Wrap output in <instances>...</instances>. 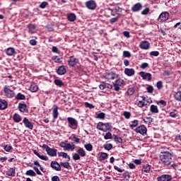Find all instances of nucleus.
Wrapping results in <instances>:
<instances>
[{
	"label": "nucleus",
	"mask_w": 181,
	"mask_h": 181,
	"mask_svg": "<svg viewBox=\"0 0 181 181\" xmlns=\"http://www.w3.org/2000/svg\"><path fill=\"white\" fill-rule=\"evenodd\" d=\"M160 160H161L163 165L169 166L172 163V153L168 151L161 152L160 154Z\"/></svg>",
	"instance_id": "obj_1"
},
{
	"label": "nucleus",
	"mask_w": 181,
	"mask_h": 181,
	"mask_svg": "<svg viewBox=\"0 0 181 181\" xmlns=\"http://www.w3.org/2000/svg\"><path fill=\"white\" fill-rule=\"evenodd\" d=\"M97 129L103 131V132H108L112 129V125L110 122H99L96 126Z\"/></svg>",
	"instance_id": "obj_2"
},
{
	"label": "nucleus",
	"mask_w": 181,
	"mask_h": 181,
	"mask_svg": "<svg viewBox=\"0 0 181 181\" xmlns=\"http://www.w3.org/2000/svg\"><path fill=\"white\" fill-rule=\"evenodd\" d=\"M86 155L87 154L86 153V150L81 147H79L77 150V153H74L72 158L74 160H80L81 158H84L86 156Z\"/></svg>",
	"instance_id": "obj_3"
},
{
	"label": "nucleus",
	"mask_w": 181,
	"mask_h": 181,
	"mask_svg": "<svg viewBox=\"0 0 181 181\" xmlns=\"http://www.w3.org/2000/svg\"><path fill=\"white\" fill-rule=\"evenodd\" d=\"M125 86V81L121 78H117L115 82H113V87L115 91H119L121 87Z\"/></svg>",
	"instance_id": "obj_4"
},
{
	"label": "nucleus",
	"mask_w": 181,
	"mask_h": 181,
	"mask_svg": "<svg viewBox=\"0 0 181 181\" xmlns=\"http://www.w3.org/2000/svg\"><path fill=\"white\" fill-rule=\"evenodd\" d=\"M69 128L71 129H77L78 128V122L74 117H67Z\"/></svg>",
	"instance_id": "obj_5"
},
{
	"label": "nucleus",
	"mask_w": 181,
	"mask_h": 181,
	"mask_svg": "<svg viewBox=\"0 0 181 181\" xmlns=\"http://www.w3.org/2000/svg\"><path fill=\"white\" fill-rule=\"evenodd\" d=\"M80 63V60L78 58H76L74 55L69 57V60L68 61V66L69 67H75Z\"/></svg>",
	"instance_id": "obj_6"
},
{
	"label": "nucleus",
	"mask_w": 181,
	"mask_h": 181,
	"mask_svg": "<svg viewBox=\"0 0 181 181\" xmlns=\"http://www.w3.org/2000/svg\"><path fill=\"white\" fill-rule=\"evenodd\" d=\"M134 131L136 132V134H141V135L145 136L146 135V132H148V129L146 127H145V125L142 124L137 127Z\"/></svg>",
	"instance_id": "obj_7"
},
{
	"label": "nucleus",
	"mask_w": 181,
	"mask_h": 181,
	"mask_svg": "<svg viewBox=\"0 0 181 181\" xmlns=\"http://www.w3.org/2000/svg\"><path fill=\"white\" fill-rule=\"evenodd\" d=\"M4 92L8 98H13L15 97V92L6 86H4Z\"/></svg>",
	"instance_id": "obj_8"
},
{
	"label": "nucleus",
	"mask_w": 181,
	"mask_h": 181,
	"mask_svg": "<svg viewBox=\"0 0 181 181\" xmlns=\"http://www.w3.org/2000/svg\"><path fill=\"white\" fill-rule=\"evenodd\" d=\"M86 6L88 9H90V11H94L95 8H97V4L94 0H90L86 2Z\"/></svg>",
	"instance_id": "obj_9"
},
{
	"label": "nucleus",
	"mask_w": 181,
	"mask_h": 181,
	"mask_svg": "<svg viewBox=\"0 0 181 181\" xmlns=\"http://www.w3.org/2000/svg\"><path fill=\"white\" fill-rule=\"evenodd\" d=\"M139 76L143 78V80H147V81H151V80H152V74H151V73L141 71L139 72Z\"/></svg>",
	"instance_id": "obj_10"
},
{
	"label": "nucleus",
	"mask_w": 181,
	"mask_h": 181,
	"mask_svg": "<svg viewBox=\"0 0 181 181\" xmlns=\"http://www.w3.org/2000/svg\"><path fill=\"white\" fill-rule=\"evenodd\" d=\"M50 166L52 169H54V170H57V172H60V170H62L60 163H59V162L56 160L52 161Z\"/></svg>",
	"instance_id": "obj_11"
},
{
	"label": "nucleus",
	"mask_w": 181,
	"mask_h": 181,
	"mask_svg": "<svg viewBox=\"0 0 181 181\" xmlns=\"http://www.w3.org/2000/svg\"><path fill=\"white\" fill-rule=\"evenodd\" d=\"M172 175L164 174L157 177V181H172Z\"/></svg>",
	"instance_id": "obj_12"
},
{
	"label": "nucleus",
	"mask_w": 181,
	"mask_h": 181,
	"mask_svg": "<svg viewBox=\"0 0 181 181\" xmlns=\"http://www.w3.org/2000/svg\"><path fill=\"white\" fill-rule=\"evenodd\" d=\"M18 108L20 112H28V105L25 102L18 103Z\"/></svg>",
	"instance_id": "obj_13"
},
{
	"label": "nucleus",
	"mask_w": 181,
	"mask_h": 181,
	"mask_svg": "<svg viewBox=\"0 0 181 181\" xmlns=\"http://www.w3.org/2000/svg\"><path fill=\"white\" fill-rule=\"evenodd\" d=\"M139 47L142 50H148L151 47V44L149 42L144 40L140 42Z\"/></svg>",
	"instance_id": "obj_14"
},
{
	"label": "nucleus",
	"mask_w": 181,
	"mask_h": 181,
	"mask_svg": "<svg viewBox=\"0 0 181 181\" xmlns=\"http://www.w3.org/2000/svg\"><path fill=\"white\" fill-rule=\"evenodd\" d=\"M52 117L54 119H57L59 117V106L54 105L52 107Z\"/></svg>",
	"instance_id": "obj_15"
},
{
	"label": "nucleus",
	"mask_w": 181,
	"mask_h": 181,
	"mask_svg": "<svg viewBox=\"0 0 181 181\" xmlns=\"http://www.w3.org/2000/svg\"><path fill=\"white\" fill-rule=\"evenodd\" d=\"M57 73L59 76H64L67 73V69H66V66L62 65L57 69Z\"/></svg>",
	"instance_id": "obj_16"
},
{
	"label": "nucleus",
	"mask_w": 181,
	"mask_h": 181,
	"mask_svg": "<svg viewBox=\"0 0 181 181\" xmlns=\"http://www.w3.org/2000/svg\"><path fill=\"white\" fill-rule=\"evenodd\" d=\"M23 123L24 124L25 128H28V129H33V123L29 121V119L24 117L23 120Z\"/></svg>",
	"instance_id": "obj_17"
},
{
	"label": "nucleus",
	"mask_w": 181,
	"mask_h": 181,
	"mask_svg": "<svg viewBox=\"0 0 181 181\" xmlns=\"http://www.w3.org/2000/svg\"><path fill=\"white\" fill-rule=\"evenodd\" d=\"M168 19H169V13L168 12L161 13L158 17V21H160V22H165Z\"/></svg>",
	"instance_id": "obj_18"
},
{
	"label": "nucleus",
	"mask_w": 181,
	"mask_h": 181,
	"mask_svg": "<svg viewBox=\"0 0 181 181\" xmlns=\"http://www.w3.org/2000/svg\"><path fill=\"white\" fill-rule=\"evenodd\" d=\"M117 76V74H115L113 71H110L108 73L105 74V78H106V80H114L115 78V77Z\"/></svg>",
	"instance_id": "obj_19"
},
{
	"label": "nucleus",
	"mask_w": 181,
	"mask_h": 181,
	"mask_svg": "<svg viewBox=\"0 0 181 181\" xmlns=\"http://www.w3.org/2000/svg\"><path fill=\"white\" fill-rule=\"evenodd\" d=\"M131 9L133 12H139V11H142V4L136 3L133 5Z\"/></svg>",
	"instance_id": "obj_20"
},
{
	"label": "nucleus",
	"mask_w": 181,
	"mask_h": 181,
	"mask_svg": "<svg viewBox=\"0 0 181 181\" xmlns=\"http://www.w3.org/2000/svg\"><path fill=\"white\" fill-rule=\"evenodd\" d=\"M16 168H11L8 169L7 171L6 172V176H11L12 177H15L16 175Z\"/></svg>",
	"instance_id": "obj_21"
},
{
	"label": "nucleus",
	"mask_w": 181,
	"mask_h": 181,
	"mask_svg": "<svg viewBox=\"0 0 181 181\" xmlns=\"http://www.w3.org/2000/svg\"><path fill=\"white\" fill-rule=\"evenodd\" d=\"M124 74H126V76H128V77H131L135 74V69L132 68H126L124 69Z\"/></svg>",
	"instance_id": "obj_22"
},
{
	"label": "nucleus",
	"mask_w": 181,
	"mask_h": 181,
	"mask_svg": "<svg viewBox=\"0 0 181 181\" xmlns=\"http://www.w3.org/2000/svg\"><path fill=\"white\" fill-rule=\"evenodd\" d=\"M28 29L29 33L31 35H33V33H36V25L35 24L30 23L27 26Z\"/></svg>",
	"instance_id": "obj_23"
},
{
	"label": "nucleus",
	"mask_w": 181,
	"mask_h": 181,
	"mask_svg": "<svg viewBox=\"0 0 181 181\" xmlns=\"http://www.w3.org/2000/svg\"><path fill=\"white\" fill-rule=\"evenodd\" d=\"M47 153L49 156H57V149L49 148Z\"/></svg>",
	"instance_id": "obj_24"
},
{
	"label": "nucleus",
	"mask_w": 181,
	"mask_h": 181,
	"mask_svg": "<svg viewBox=\"0 0 181 181\" xmlns=\"http://www.w3.org/2000/svg\"><path fill=\"white\" fill-rule=\"evenodd\" d=\"M8 108V102L4 99H0V110H6Z\"/></svg>",
	"instance_id": "obj_25"
},
{
	"label": "nucleus",
	"mask_w": 181,
	"mask_h": 181,
	"mask_svg": "<svg viewBox=\"0 0 181 181\" xmlns=\"http://www.w3.org/2000/svg\"><path fill=\"white\" fill-rule=\"evenodd\" d=\"M34 155H36L40 159H42V160H49V158L47 156H42L40 153L37 152L36 150H33Z\"/></svg>",
	"instance_id": "obj_26"
},
{
	"label": "nucleus",
	"mask_w": 181,
	"mask_h": 181,
	"mask_svg": "<svg viewBox=\"0 0 181 181\" xmlns=\"http://www.w3.org/2000/svg\"><path fill=\"white\" fill-rule=\"evenodd\" d=\"M67 19L69 21V22H74L77 19V16L75 13H71L67 14Z\"/></svg>",
	"instance_id": "obj_27"
},
{
	"label": "nucleus",
	"mask_w": 181,
	"mask_h": 181,
	"mask_svg": "<svg viewBox=\"0 0 181 181\" xmlns=\"http://www.w3.org/2000/svg\"><path fill=\"white\" fill-rule=\"evenodd\" d=\"M99 88H100V90H105V88L111 89V88H112V85H111L110 83H103L102 84H100L99 86Z\"/></svg>",
	"instance_id": "obj_28"
},
{
	"label": "nucleus",
	"mask_w": 181,
	"mask_h": 181,
	"mask_svg": "<svg viewBox=\"0 0 181 181\" xmlns=\"http://www.w3.org/2000/svg\"><path fill=\"white\" fill-rule=\"evenodd\" d=\"M151 168H152V165L149 164H145L144 165H143L141 170L145 173H149V172H151Z\"/></svg>",
	"instance_id": "obj_29"
},
{
	"label": "nucleus",
	"mask_w": 181,
	"mask_h": 181,
	"mask_svg": "<svg viewBox=\"0 0 181 181\" xmlns=\"http://www.w3.org/2000/svg\"><path fill=\"white\" fill-rule=\"evenodd\" d=\"M58 156H59V158L62 157L64 159H68L67 162H69V160H70V156H69V154H67V153L58 152Z\"/></svg>",
	"instance_id": "obj_30"
},
{
	"label": "nucleus",
	"mask_w": 181,
	"mask_h": 181,
	"mask_svg": "<svg viewBox=\"0 0 181 181\" xmlns=\"http://www.w3.org/2000/svg\"><path fill=\"white\" fill-rule=\"evenodd\" d=\"M150 111L152 114H159V109H158V106L155 105L150 106Z\"/></svg>",
	"instance_id": "obj_31"
},
{
	"label": "nucleus",
	"mask_w": 181,
	"mask_h": 181,
	"mask_svg": "<svg viewBox=\"0 0 181 181\" xmlns=\"http://www.w3.org/2000/svg\"><path fill=\"white\" fill-rule=\"evenodd\" d=\"M29 90L31 91V93H36V91L39 90V86H37V85L35 83H31Z\"/></svg>",
	"instance_id": "obj_32"
},
{
	"label": "nucleus",
	"mask_w": 181,
	"mask_h": 181,
	"mask_svg": "<svg viewBox=\"0 0 181 181\" xmlns=\"http://www.w3.org/2000/svg\"><path fill=\"white\" fill-rule=\"evenodd\" d=\"M15 53V48L13 47L7 48L6 50V54H7V56H13Z\"/></svg>",
	"instance_id": "obj_33"
},
{
	"label": "nucleus",
	"mask_w": 181,
	"mask_h": 181,
	"mask_svg": "<svg viewBox=\"0 0 181 181\" xmlns=\"http://www.w3.org/2000/svg\"><path fill=\"white\" fill-rule=\"evenodd\" d=\"M13 119L14 121V122H21V121H22V117H21V115H19V114L18 113H15L13 116Z\"/></svg>",
	"instance_id": "obj_34"
},
{
	"label": "nucleus",
	"mask_w": 181,
	"mask_h": 181,
	"mask_svg": "<svg viewBox=\"0 0 181 181\" xmlns=\"http://www.w3.org/2000/svg\"><path fill=\"white\" fill-rule=\"evenodd\" d=\"M54 83L55 86H57V87H64V83L60 79H54Z\"/></svg>",
	"instance_id": "obj_35"
},
{
	"label": "nucleus",
	"mask_w": 181,
	"mask_h": 181,
	"mask_svg": "<svg viewBox=\"0 0 181 181\" xmlns=\"http://www.w3.org/2000/svg\"><path fill=\"white\" fill-rule=\"evenodd\" d=\"M69 149H70L71 151H74V149H76V145L73 143L72 144H66V146H65L64 151H69Z\"/></svg>",
	"instance_id": "obj_36"
},
{
	"label": "nucleus",
	"mask_w": 181,
	"mask_h": 181,
	"mask_svg": "<svg viewBox=\"0 0 181 181\" xmlns=\"http://www.w3.org/2000/svg\"><path fill=\"white\" fill-rule=\"evenodd\" d=\"M139 123V121L137 119H134V121L131 122V124H129V127L131 129H134V128H136L138 127V124Z\"/></svg>",
	"instance_id": "obj_37"
},
{
	"label": "nucleus",
	"mask_w": 181,
	"mask_h": 181,
	"mask_svg": "<svg viewBox=\"0 0 181 181\" xmlns=\"http://www.w3.org/2000/svg\"><path fill=\"white\" fill-rule=\"evenodd\" d=\"M113 136L115 142H117V144H122L124 142L122 137L118 136L117 134H114Z\"/></svg>",
	"instance_id": "obj_38"
},
{
	"label": "nucleus",
	"mask_w": 181,
	"mask_h": 181,
	"mask_svg": "<svg viewBox=\"0 0 181 181\" xmlns=\"http://www.w3.org/2000/svg\"><path fill=\"white\" fill-rule=\"evenodd\" d=\"M32 37V40H30L29 41L30 45L31 46H36V45H37V41H36L37 39V37H36V36H33V37Z\"/></svg>",
	"instance_id": "obj_39"
},
{
	"label": "nucleus",
	"mask_w": 181,
	"mask_h": 181,
	"mask_svg": "<svg viewBox=\"0 0 181 181\" xmlns=\"http://www.w3.org/2000/svg\"><path fill=\"white\" fill-rule=\"evenodd\" d=\"M16 100H26V96L21 93H18L16 96Z\"/></svg>",
	"instance_id": "obj_40"
},
{
	"label": "nucleus",
	"mask_w": 181,
	"mask_h": 181,
	"mask_svg": "<svg viewBox=\"0 0 181 181\" xmlns=\"http://www.w3.org/2000/svg\"><path fill=\"white\" fill-rule=\"evenodd\" d=\"M177 114H179L177 110L173 109V111L170 112V117H171V118H176V117H177Z\"/></svg>",
	"instance_id": "obj_41"
},
{
	"label": "nucleus",
	"mask_w": 181,
	"mask_h": 181,
	"mask_svg": "<svg viewBox=\"0 0 181 181\" xmlns=\"http://www.w3.org/2000/svg\"><path fill=\"white\" fill-rule=\"evenodd\" d=\"M25 175L27 176H32L33 177H36V173H35L33 170H27Z\"/></svg>",
	"instance_id": "obj_42"
},
{
	"label": "nucleus",
	"mask_w": 181,
	"mask_h": 181,
	"mask_svg": "<svg viewBox=\"0 0 181 181\" xmlns=\"http://www.w3.org/2000/svg\"><path fill=\"white\" fill-rule=\"evenodd\" d=\"M108 158V153H100L99 156L100 160H105V159Z\"/></svg>",
	"instance_id": "obj_43"
},
{
	"label": "nucleus",
	"mask_w": 181,
	"mask_h": 181,
	"mask_svg": "<svg viewBox=\"0 0 181 181\" xmlns=\"http://www.w3.org/2000/svg\"><path fill=\"white\" fill-rule=\"evenodd\" d=\"M134 93H135V88H134V87L129 88L127 90V95H134Z\"/></svg>",
	"instance_id": "obj_44"
},
{
	"label": "nucleus",
	"mask_w": 181,
	"mask_h": 181,
	"mask_svg": "<svg viewBox=\"0 0 181 181\" xmlns=\"http://www.w3.org/2000/svg\"><path fill=\"white\" fill-rule=\"evenodd\" d=\"M103 148L105 151H111L112 149V144H105L103 145Z\"/></svg>",
	"instance_id": "obj_45"
},
{
	"label": "nucleus",
	"mask_w": 181,
	"mask_h": 181,
	"mask_svg": "<svg viewBox=\"0 0 181 181\" xmlns=\"http://www.w3.org/2000/svg\"><path fill=\"white\" fill-rule=\"evenodd\" d=\"M174 98L177 101H181V91L177 92L174 95Z\"/></svg>",
	"instance_id": "obj_46"
},
{
	"label": "nucleus",
	"mask_w": 181,
	"mask_h": 181,
	"mask_svg": "<svg viewBox=\"0 0 181 181\" xmlns=\"http://www.w3.org/2000/svg\"><path fill=\"white\" fill-rule=\"evenodd\" d=\"M85 149L88 151V152H91L93 151V144H88L84 145Z\"/></svg>",
	"instance_id": "obj_47"
},
{
	"label": "nucleus",
	"mask_w": 181,
	"mask_h": 181,
	"mask_svg": "<svg viewBox=\"0 0 181 181\" xmlns=\"http://www.w3.org/2000/svg\"><path fill=\"white\" fill-rule=\"evenodd\" d=\"M61 167L63 166V168H65V169H69L70 168V163L69 161L63 163L60 162Z\"/></svg>",
	"instance_id": "obj_48"
},
{
	"label": "nucleus",
	"mask_w": 181,
	"mask_h": 181,
	"mask_svg": "<svg viewBox=\"0 0 181 181\" xmlns=\"http://www.w3.org/2000/svg\"><path fill=\"white\" fill-rule=\"evenodd\" d=\"M62 59L63 58H57V56H53L52 57V60H53L54 62V63H62Z\"/></svg>",
	"instance_id": "obj_49"
},
{
	"label": "nucleus",
	"mask_w": 181,
	"mask_h": 181,
	"mask_svg": "<svg viewBox=\"0 0 181 181\" xmlns=\"http://www.w3.org/2000/svg\"><path fill=\"white\" fill-rule=\"evenodd\" d=\"M104 139L105 140L112 139V134H111V132H107L104 136Z\"/></svg>",
	"instance_id": "obj_50"
},
{
	"label": "nucleus",
	"mask_w": 181,
	"mask_h": 181,
	"mask_svg": "<svg viewBox=\"0 0 181 181\" xmlns=\"http://www.w3.org/2000/svg\"><path fill=\"white\" fill-rule=\"evenodd\" d=\"M156 87L158 90H162V88H163V82H162V81H158L156 83Z\"/></svg>",
	"instance_id": "obj_51"
},
{
	"label": "nucleus",
	"mask_w": 181,
	"mask_h": 181,
	"mask_svg": "<svg viewBox=\"0 0 181 181\" xmlns=\"http://www.w3.org/2000/svg\"><path fill=\"white\" fill-rule=\"evenodd\" d=\"M147 104L144 102V100H139L137 102V106L139 107L140 108H142L143 107H145Z\"/></svg>",
	"instance_id": "obj_52"
},
{
	"label": "nucleus",
	"mask_w": 181,
	"mask_h": 181,
	"mask_svg": "<svg viewBox=\"0 0 181 181\" xmlns=\"http://www.w3.org/2000/svg\"><path fill=\"white\" fill-rule=\"evenodd\" d=\"M34 165H35V166H38V168H40L41 172H45V168H43V167H42V165H40V163H39L38 160H35L34 161Z\"/></svg>",
	"instance_id": "obj_53"
},
{
	"label": "nucleus",
	"mask_w": 181,
	"mask_h": 181,
	"mask_svg": "<svg viewBox=\"0 0 181 181\" xmlns=\"http://www.w3.org/2000/svg\"><path fill=\"white\" fill-rule=\"evenodd\" d=\"M123 115H124V118H126V119H129V118H131V112H130L124 111L123 112Z\"/></svg>",
	"instance_id": "obj_54"
},
{
	"label": "nucleus",
	"mask_w": 181,
	"mask_h": 181,
	"mask_svg": "<svg viewBox=\"0 0 181 181\" xmlns=\"http://www.w3.org/2000/svg\"><path fill=\"white\" fill-rule=\"evenodd\" d=\"M47 5H49V3L47 1H43L40 4L39 8H40L41 9H45V8L47 6Z\"/></svg>",
	"instance_id": "obj_55"
},
{
	"label": "nucleus",
	"mask_w": 181,
	"mask_h": 181,
	"mask_svg": "<svg viewBox=\"0 0 181 181\" xmlns=\"http://www.w3.org/2000/svg\"><path fill=\"white\" fill-rule=\"evenodd\" d=\"M52 53H56L57 54H60V50L56 46H53L52 48Z\"/></svg>",
	"instance_id": "obj_56"
},
{
	"label": "nucleus",
	"mask_w": 181,
	"mask_h": 181,
	"mask_svg": "<svg viewBox=\"0 0 181 181\" xmlns=\"http://www.w3.org/2000/svg\"><path fill=\"white\" fill-rule=\"evenodd\" d=\"M96 118H98L99 119H104L105 118V113L100 112L97 115Z\"/></svg>",
	"instance_id": "obj_57"
},
{
	"label": "nucleus",
	"mask_w": 181,
	"mask_h": 181,
	"mask_svg": "<svg viewBox=\"0 0 181 181\" xmlns=\"http://www.w3.org/2000/svg\"><path fill=\"white\" fill-rule=\"evenodd\" d=\"M4 149L6 152H9L12 149V146H9L8 144L4 145Z\"/></svg>",
	"instance_id": "obj_58"
},
{
	"label": "nucleus",
	"mask_w": 181,
	"mask_h": 181,
	"mask_svg": "<svg viewBox=\"0 0 181 181\" xmlns=\"http://www.w3.org/2000/svg\"><path fill=\"white\" fill-rule=\"evenodd\" d=\"M157 104H158V105H159V104H160L161 105H163V107H166V105H167V103L164 100H160L157 101Z\"/></svg>",
	"instance_id": "obj_59"
},
{
	"label": "nucleus",
	"mask_w": 181,
	"mask_h": 181,
	"mask_svg": "<svg viewBox=\"0 0 181 181\" xmlns=\"http://www.w3.org/2000/svg\"><path fill=\"white\" fill-rule=\"evenodd\" d=\"M122 177L124 179H129L131 177V175H129V173L128 171H126L122 174Z\"/></svg>",
	"instance_id": "obj_60"
},
{
	"label": "nucleus",
	"mask_w": 181,
	"mask_h": 181,
	"mask_svg": "<svg viewBox=\"0 0 181 181\" xmlns=\"http://www.w3.org/2000/svg\"><path fill=\"white\" fill-rule=\"evenodd\" d=\"M150 56H154V57H158V56H159V52L158 51H152L150 52Z\"/></svg>",
	"instance_id": "obj_61"
},
{
	"label": "nucleus",
	"mask_w": 181,
	"mask_h": 181,
	"mask_svg": "<svg viewBox=\"0 0 181 181\" xmlns=\"http://www.w3.org/2000/svg\"><path fill=\"white\" fill-rule=\"evenodd\" d=\"M46 28L47 29L48 32H53L54 30V28H53V25L49 24L46 26Z\"/></svg>",
	"instance_id": "obj_62"
},
{
	"label": "nucleus",
	"mask_w": 181,
	"mask_h": 181,
	"mask_svg": "<svg viewBox=\"0 0 181 181\" xmlns=\"http://www.w3.org/2000/svg\"><path fill=\"white\" fill-rule=\"evenodd\" d=\"M123 57H131V52H129V51H124L123 52Z\"/></svg>",
	"instance_id": "obj_63"
},
{
	"label": "nucleus",
	"mask_w": 181,
	"mask_h": 181,
	"mask_svg": "<svg viewBox=\"0 0 181 181\" xmlns=\"http://www.w3.org/2000/svg\"><path fill=\"white\" fill-rule=\"evenodd\" d=\"M51 181H60V177L54 175L51 178Z\"/></svg>",
	"instance_id": "obj_64"
}]
</instances>
